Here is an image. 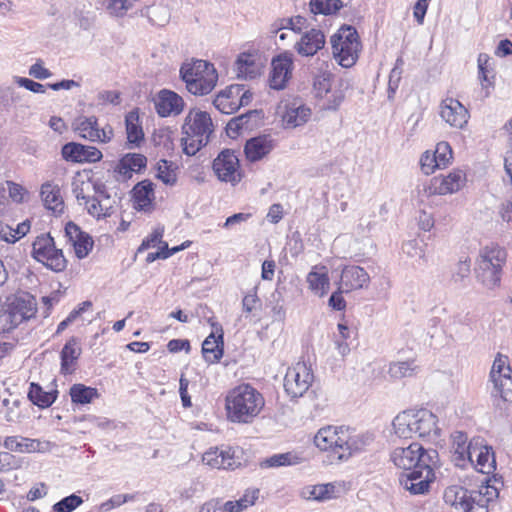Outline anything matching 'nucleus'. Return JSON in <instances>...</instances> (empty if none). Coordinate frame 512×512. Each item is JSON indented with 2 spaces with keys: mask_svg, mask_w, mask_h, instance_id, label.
I'll use <instances>...</instances> for the list:
<instances>
[{
  "mask_svg": "<svg viewBox=\"0 0 512 512\" xmlns=\"http://www.w3.org/2000/svg\"><path fill=\"white\" fill-rule=\"evenodd\" d=\"M437 459L436 450H425L418 443L397 447L391 454L393 463L404 470L399 477L401 486L414 495L428 492L430 483L435 479L433 467Z\"/></svg>",
  "mask_w": 512,
  "mask_h": 512,
  "instance_id": "nucleus-1",
  "label": "nucleus"
},
{
  "mask_svg": "<svg viewBox=\"0 0 512 512\" xmlns=\"http://www.w3.org/2000/svg\"><path fill=\"white\" fill-rule=\"evenodd\" d=\"M372 434H357L349 428L327 426L314 436V444L322 451H329L339 461L348 460L373 442Z\"/></svg>",
  "mask_w": 512,
  "mask_h": 512,
  "instance_id": "nucleus-2",
  "label": "nucleus"
},
{
  "mask_svg": "<svg viewBox=\"0 0 512 512\" xmlns=\"http://www.w3.org/2000/svg\"><path fill=\"white\" fill-rule=\"evenodd\" d=\"M264 405L262 394L250 384L234 387L225 398L227 418L233 423H251Z\"/></svg>",
  "mask_w": 512,
  "mask_h": 512,
  "instance_id": "nucleus-3",
  "label": "nucleus"
},
{
  "mask_svg": "<svg viewBox=\"0 0 512 512\" xmlns=\"http://www.w3.org/2000/svg\"><path fill=\"white\" fill-rule=\"evenodd\" d=\"M438 419L427 409L407 410L399 413L393 420L395 434L403 439L418 437L435 441L440 436Z\"/></svg>",
  "mask_w": 512,
  "mask_h": 512,
  "instance_id": "nucleus-4",
  "label": "nucleus"
},
{
  "mask_svg": "<svg viewBox=\"0 0 512 512\" xmlns=\"http://www.w3.org/2000/svg\"><path fill=\"white\" fill-rule=\"evenodd\" d=\"M506 261L505 248L494 244L483 247L476 261V279L488 289L499 286Z\"/></svg>",
  "mask_w": 512,
  "mask_h": 512,
  "instance_id": "nucleus-5",
  "label": "nucleus"
},
{
  "mask_svg": "<svg viewBox=\"0 0 512 512\" xmlns=\"http://www.w3.org/2000/svg\"><path fill=\"white\" fill-rule=\"evenodd\" d=\"M180 76L186 84L187 90L194 95H207L216 86L218 74L214 65L205 60H194L183 63Z\"/></svg>",
  "mask_w": 512,
  "mask_h": 512,
  "instance_id": "nucleus-6",
  "label": "nucleus"
},
{
  "mask_svg": "<svg viewBox=\"0 0 512 512\" xmlns=\"http://www.w3.org/2000/svg\"><path fill=\"white\" fill-rule=\"evenodd\" d=\"M332 53L339 65L345 68L352 67L361 50V41L356 28L344 24L330 38Z\"/></svg>",
  "mask_w": 512,
  "mask_h": 512,
  "instance_id": "nucleus-7",
  "label": "nucleus"
},
{
  "mask_svg": "<svg viewBox=\"0 0 512 512\" xmlns=\"http://www.w3.org/2000/svg\"><path fill=\"white\" fill-rule=\"evenodd\" d=\"M33 258L54 272H62L67 267V260L61 249L56 248L49 233L36 237L32 245Z\"/></svg>",
  "mask_w": 512,
  "mask_h": 512,
  "instance_id": "nucleus-8",
  "label": "nucleus"
},
{
  "mask_svg": "<svg viewBox=\"0 0 512 512\" xmlns=\"http://www.w3.org/2000/svg\"><path fill=\"white\" fill-rule=\"evenodd\" d=\"M489 377L493 383L494 392L504 401L512 402V369L506 356L501 354L496 356Z\"/></svg>",
  "mask_w": 512,
  "mask_h": 512,
  "instance_id": "nucleus-9",
  "label": "nucleus"
},
{
  "mask_svg": "<svg viewBox=\"0 0 512 512\" xmlns=\"http://www.w3.org/2000/svg\"><path fill=\"white\" fill-rule=\"evenodd\" d=\"M314 379L311 368L304 362H298L288 368L284 377V389L291 398L304 395Z\"/></svg>",
  "mask_w": 512,
  "mask_h": 512,
  "instance_id": "nucleus-10",
  "label": "nucleus"
},
{
  "mask_svg": "<svg viewBox=\"0 0 512 512\" xmlns=\"http://www.w3.org/2000/svg\"><path fill=\"white\" fill-rule=\"evenodd\" d=\"M212 169L217 178L233 186L242 179L239 159L231 149L222 150L213 160Z\"/></svg>",
  "mask_w": 512,
  "mask_h": 512,
  "instance_id": "nucleus-11",
  "label": "nucleus"
},
{
  "mask_svg": "<svg viewBox=\"0 0 512 512\" xmlns=\"http://www.w3.org/2000/svg\"><path fill=\"white\" fill-rule=\"evenodd\" d=\"M73 128L79 137L91 142L108 143L114 135L112 126L106 124L104 127L100 128L98 119L95 116H80L76 118L73 123Z\"/></svg>",
  "mask_w": 512,
  "mask_h": 512,
  "instance_id": "nucleus-12",
  "label": "nucleus"
},
{
  "mask_svg": "<svg viewBox=\"0 0 512 512\" xmlns=\"http://www.w3.org/2000/svg\"><path fill=\"white\" fill-rule=\"evenodd\" d=\"M466 183V175L462 170H454L446 176H436L429 184H423V192L427 195H446L459 191Z\"/></svg>",
  "mask_w": 512,
  "mask_h": 512,
  "instance_id": "nucleus-13",
  "label": "nucleus"
},
{
  "mask_svg": "<svg viewBox=\"0 0 512 512\" xmlns=\"http://www.w3.org/2000/svg\"><path fill=\"white\" fill-rule=\"evenodd\" d=\"M182 133L191 138H200L209 142L213 133V123L210 114L200 110H190L185 117Z\"/></svg>",
  "mask_w": 512,
  "mask_h": 512,
  "instance_id": "nucleus-14",
  "label": "nucleus"
},
{
  "mask_svg": "<svg viewBox=\"0 0 512 512\" xmlns=\"http://www.w3.org/2000/svg\"><path fill=\"white\" fill-rule=\"evenodd\" d=\"M294 58L290 51H284L272 58L269 85L274 90H282L292 76Z\"/></svg>",
  "mask_w": 512,
  "mask_h": 512,
  "instance_id": "nucleus-15",
  "label": "nucleus"
},
{
  "mask_svg": "<svg viewBox=\"0 0 512 512\" xmlns=\"http://www.w3.org/2000/svg\"><path fill=\"white\" fill-rule=\"evenodd\" d=\"M63 159L69 162L95 163L102 159V152L94 146L83 145L77 142H69L61 149Z\"/></svg>",
  "mask_w": 512,
  "mask_h": 512,
  "instance_id": "nucleus-16",
  "label": "nucleus"
},
{
  "mask_svg": "<svg viewBox=\"0 0 512 512\" xmlns=\"http://www.w3.org/2000/svg\"><path fill=\"white\" fill-rule=\"evenodd\" d=\"M157 114L160 117L177 116L184 109V100L176 92L168 89L160 90L153 99Z\"/></svg>",
  "mask_w": 512,
  "mask_h": 512,
  "instance_id": "nucleus-17",
  "label": "nucleus"
},
{
  "mask_svg": "<svg viewBox=\"0 0 512 512\" xmlns=\"http://www.w3.org/2000/svg\"><path fill=\"white\" fill-rule=\"evenodd\" d=\"M369 283V274L360 266L347 265L341 271L339 285L346 293L365 289L369 286Z\"/></svg>",
  "mask_w": 512,
  "mask_h": 512,
  "instance_id": "nucleus-18",
  "label": "nucleus"
},
{
  "mask_svg": "<svg viewBox=\"0 0 512 512\" xmlns=\"http://www.w3.org/2000/svg\"><path fill=\"white\" fill-rule=\"evenodd\" d=\"M4 304L15 314L16 319L21 321L29 320L36 313L35 298L29 293H18L6 298Z\"/></svg>",
  "mask_w": 512,
  "mask_h": 512,
  "instance_id": "nucleus-19",
  "label": "nucleus"
},
{
  "mask_svg": "<svg viewBox=\"0 0 512 512\" xmlns=\"http://www.w3.org/2000/svg\"><path fill=\"white\" fill-rule=\"evenodd\" d=\"M440 115L450 126L463 128L469 119V112L460 101L454 98H446L441 103Z\"/></svg>",
  "mask_w": 512,
  "mask_h": 512,
  "instance_id": "nucleus-20",
  "label": "nucleus"
},
{
  "mask_svg": "<svg viewBox=\"0 0 512 512\" xmlns=\"http://www.w3.org/2000/svg\"><path fill=\"white\" fill-rule=\"evenodd\" d=\"M65 234L74 247L76 257L78 259L87 257L94 245L92 237L82 231L81 228L72 221L66 224Z\"/></svg>",
  "mask_w": 512,
  "mask_h": 512,
  "instance_id": "nucleus-21",
  "label": "nucleus"
},
{
  "mask_svg": "<svg viewBox=\"0 0 512 512\" xmlns=\"http://www.w3.org/2000/svg\"><path fill=\"white\" fill-rule=\"evenodd\" d=\"M202 461L204 464L217 469H235L240 465L230 447L226 449L210 448L203 454Z\"/></svg>",
  "mask_w": 512,
  "mask_h": 512,
  "instance_id": "nucleus-22",
  "label": "nucleus"
},
{
  "mask_svg": "<svg viewBox=\"0 0 512 512\" xmlns=\"http://www.w3.org/2000/svg\"><path fill=\"white\" fill-rule=\"evenodd\" d=\"M326 39L320 29L312 28L305 32L294 48L301 56H314L325 45Z\"/></svg>",
  "mask_w": 512,
  "mask_h": 512,
  "instance_id": "nucleus-23",
  "label": "nucleus"
},
{
  "mask_svg": "<svg viewBox=\"0 0 512 512\" xmlns=\"http://www.w3.org/2000/svg\"><path fill=\"white\" fill-rule=\"evenodd\" d=\"M215 327L216 332H211L202 343V354L206 362L217 363L223 356L224 353V341H223V329L218 324H212Z\"/></svg>",
  "mask_w": 512,
  "mask_h": 512,
  "instance_id": "nucleus-24",
  "label": "nucleus"
},
{
  "mask_svg": "<svg viewBox=\"0 0 512 512\" xmlns=\"http://www.w3.org/2000/svg\"><path fill=\"white\" fill-rule=\"evenodd\" d=\"M274 146V140L269 135H260L246 141L244 153L248 161L257 162L267 156Z\"/></svg>",
  "mask_w": 512,
  "mask_h": 512,
  "instance_id": "nucleus-25",
  "label": "nucleus"
},
{
  "mask_svg": "<svg viewBox=\"0 0 512 512\" xmlns=\"http://www.w3.org/2000/svg\"><path fill=\"white\" fill-rule=\"evenodd\" d=\"M243 90V85L232 84L221 90L215 97L213 104L223 114H231L236 111L233 103H237L239 93Z\"/></svg>",
  "mask_w": 512,
  "mask_h": 512,
  "instance_id": "nucleus-26",
  "label": "nucleus"
},
{
  "mask_svg": "<svg viewBox=\"0 0 512 512\" xmlns=\"http://www.w3.org/2000/svg\"><path fill=\"white\" fill-rule=\"evenodd\" d=\"M147 158L139 153H127L118 162L115 171L125 179H130L133 172H140L146 167Z\"/></svg>",
  "mask_w": 512,
  "mask_h": 512,
  "instance_id": "nucleus-27",
  "label": "nucleus"
},
{
  "mask_svg": "<svg viewBox=\"0 0 512 512\" xmlns=\"http://www.w3.org/2000/svg\"><path fill=\"white\" fill-rule=\"evenodd\" d=\"M468 437L461 431H456L452 434V448L454 450V460L456 462L464 461L466 458L473 462L474 454L477 452V447L472 443L466 446ZM459 465V463H457Z\"/></svg>",
  "mask_w": 512,
  "mask_h": 512,
  "instance_id": "nucleus-28",
  "label": "nucleus"
},
{
  "mask_svg": "<svg viewBox=\"0 0 512 512\" xmlns=\"http://www.w3.org/2000/svg\"><path fill=\"white\" fill-rule=\"evenodd\" d=\"M40 195L47 209L55 213L63 211L64 202L61 198L60 188L51 182L42 184Z\"/></svg>",
  "mask_w": 512,
  "mask_h": 512,
  "instance_id": "nucleus-29",
  "label": "nucleus"
},
{
  "mask_svg": "<svg viewBox=\"0 0 512 512\" xmlns=\"http://www.w3.org/2000/svg\"><path fill=\"white\" fill-rule=\"evenodd\" d=\"M260 114L261 111L259 110H249L244 114L233 117L226 125L227 135L232 139L237 138L243 129H251L254 126L250 124V121L252 118L259 119Z\"/></svg>",
  "mask_w": 512,
  "mask_h": 512,
  "instance_id": "nucleus-30",
  "label": "nucleus"
},
{
  "mask_svg": "<svg viewBox=\"0 0 512 512\" xmlns=\"http://www.w3.org/2000/svg\"><path fill=\"white\" fill-rule=\"evenodd\" d=\"M81 355V348L78 340L74 337L69 339L61 351V372L69 374L74 370V365Z\"/></svg>",
  "mask_w": 512,
  "mask_h": 512,
  "instance_id": "nucleus-31",
  "label": "nucleus"
},
{
  "mask_svg": "<svg viewBox=\"0 0 512 512\" xmlns=\"http://www.w3.org/2000/svg\"><path fill=\"white\" fill-rule=\"evenodd\" d=\"M235 65L238 77L245 79H254L261 71V66L256 62L255 56L248 53L240 54Z\"/></svg>",
  "mask_w": 512,
  "mask_h": 512,
  "instance_id": "nucleus-32",
  "label": "nucleus"
},
{
  "mask_svg": "<svg viewBox=\"0 0 512 512\" xmlns=\"http://www.w3.org/2000/svg\"><path fill=\"white\" fill-rule=\"evenodd\" d=\"M58 391H44L38 383H30L28 398L29 400L39 408L50 407L57 398Z\"/></svg>",
  "mask_w": 512,
  "mask_h": 512,
  "instance_id": "nucleus-33",
  "label": "nucleus"
},
{
  "mask_svg": "<svg viewBox=\"0 0 512 512\" xmlns=\"http://www.w3.org/2000/svg\"><path fill=\"white\" fill-rule=\"evenodd\" d=\"M491 501V497H487L483 494V490H471L468 498L460 506V512H489L488 504Z\"/></svg>",
  "mask_w": 512,
  "mask_h": 512,
  "instance_id": "nucleus-34",
  "label": "nucleus"
},
{
  "mask_svg": "<svg viewBox=\"0 0 512 512\" xmlns=\"http://www.w3.org/2000/svg\"><path fill=\"white\" fill-rule=\"evenodd\" d=\"M476 457L475 468L483 474H491L496 470V460L491 446H481L474 454Z\"/></svg>",
  "mask_w": 512,
  "mask_h": 512,
  "instance_id": "nucleus-35",
  "label": "nucleus"
},
{
  "mask_svg": "<svg viewBox=\"0 0 512 512\" xmlns=\"http://www.w3.org/2000/svg\"><path fill=\"white\" fill-rule=\"evenodd\" d=\"M311 116L310 108L305 105L295 103L287 107L284 115L283 122L289 127H297L305 124Z\"/></svg>",
  "mask_w": 512,
  "mask_h": 512,
  "instance_id": "nucleus-36",
  "label": "nucleus"
},
{
  "mask_svg": "<svg viewBox=\"0 0 512 512\" xmlns=\"http://www.w3.org/2000/svg\"><path fill=\"white\" fill-rule=\"evenodd\" d=\"M40 445L41 443L39 440L18 436H8L4 440V447L6 449L21 453L41 451Z\"/></svg>",
  "mask_w": 512,
  "mask_h": 512,
  "instance_id": "nucleus-37",
  "label": "nucleus"
},
{
  "mask_svg": "<svg viewBox=\"0 0 512 512\" xmlns=\"http://www.w3.org/2000/svg\"><path fill=\"white\" fill-rule=\"evenodd\" d=\"M135 204L140 209H146L154 200V184L150 180H143L133 188Z\"/></svg>",
  "mask_w": 512,
  "mask_h": 512,
  "instance_id": "nucleus-38",
  "label": "nucleus"
},
{
  "mask_svg": "<svg viewBox=\"0 0 512 512\" xmlns=\"http://www.w3.org/2000/svg\"><path fill=\"white\" fill-rule=\"evenodd\" d=\"M125 125L128 142L139 146L144 139V133L139 123L137 110H132L125 116Z\"/></svg>",
  "mask_w": 512,
  "mask_h": 512,
  "instance_id": "nucleus-39",
  "label": "nucleus"
},
{
  "mask_svg": "<svg viewBox=\"0 0 512 512\" xmlns=\"http://www.w3.org/2000/svg\"><path fill=\"white\" fill-rule=\"evenodd\" d=\"M69 394L74 404L85 405L91 403L99 397L98 390L81 383L73 384L70 387Z\"/></svg>",
  "mask_w": 512,
  "mask_h": 512,
  "instance_id": "nucleus-40",
  "label": "nucleus"
},
{
  "mask_svg": "<svg viewBox=\"0 0 512 512\" xmlns=\"http://www.w3.org/2000/svg\"><path fill=\"white\" fill-rule=\"evenodd\" d=\"M419 365L415 359L392 362L389 365L388 373L394 379L412 377L419 372Z\"/></svg>",
  "mask_w": 512,
  "mask_h": 512,
  "instance_id": "nucleus-41",
  "label": "nucleus"
},
{
  "mask_svg": "<svg viewBox=\"0 0 512 512\" xmlns=\"http://www.w3.org/2000/svg\"><path fill=\"white\" fill-rule=\"evenodd\" d=\"M309 288L319 297L327 294L330 288V280L326 272H317L314 269L307 275Z\"/></svg>",
  "mask_w": 512,
  "mask_h": 512,
  "instance_id": "nucleus-42",
  "label": "nucleus"
},
{
  "mask_svg": "<svg viewBox=\"0 0 512 512\" xmlns=\"http://www.w3.org/2000/svg\"><path fill=\"white\" fill-rule=\"evenodd\" d=\"M153 25L165 26L171 17L170 9L163 4H154L146 8L145 13Z\"/></svg>",
  "mask_w": 512,
  "mask_h": 512,
  "instance_id": "nucleus-43",
  "label": "nucleus"
},
{
  "mask_svg": "<svg viewBox=\"0 0 512 512\" xmlns=\"http://www.w3.org/2000/svg\"><path fill=\"white\" fill-rule=\"evenodd\" d=\"M341 0H310L309 7L313 14L333 15L342 7Z\"/></svg>",
  "mask_w": 512,
  "mask_h": 512,
  "instance_id": "nucleus-44",
  "label": "nucleus"
},
{
  "mask_svg": "<svg viewBox=\"0 0 512 512\" xmlns=\"http://www.w3.org/2000/svg\"><path fill=\"white\" fill-rule=\"evenodd\" d=\"M469 493H471V490L462 486L453 485L445 489L443 498L445 503L459 510L460 506L468 498Z\"/></svg>",
  "mask_w": 512,
  "mask_h": 512,
  "instance_id": "nucleus-45",
  "label": "nucleus"
},
{
  "mask_svg": "<svg viewBox=\"0 0 512 512\" xmlns=\"http://www.w3.org/2000/svg\"><path fill=\"white\" fill-rule=\"evenodd\" d=\"M300 458L291 452L274 454L264 459L260 466L263 468L289 466L299 463Z\"/></svg>",
  "mask_w": 512,
  "mask_h": 512,
  "instance_id": "nucleus-46",
  "label": "nucleus"
},
{
  "mask_svg": "<svg viewBox=\"0 0 512 512\" xmlns=\"http://www.w3.org/2000/svg\"><path fill=\"white\" fill-rule=\"evenodd\" d=\"M335 489V486L331 483L319 484L307 488L306 491L303 492V494L306 496V494L308 493V499L325 501L334 497Z\"/></svg>",
  "mask_w": 512,
  "mask_h": 512,
  "instance_id": "nucleus-47",
  "label": "nucleus"
},
{
  "mask_svg": "<svg viewBox=\"0 0 512 512\" xmlns=\"http://www.w3.org/2000/svg\"><path fill=\"white\" fill-rule=\"evenodd\" d=\"M173 162L162 159L157 164V177L166 185H174L177 181Z\"/></svg>",
  "mask_w": 512,
  "mask_h": 512,
  "instance_id": "nucleus-48",
  "label": "nucleus"
},
{
  "mask_svg": "<svg viewBox=\"0 0 512 512\" xmlns=\"http://www.w3.org/2000/svg\"><path fill=\"white\" fill-rule=\"evenodd\" d=\"M136 0H104L106 11L115 17H123L130 10Z\"/></svg>",
  "mask_w": 512,
  "mask_h": 512,
  "instance_id": "nucleus-49",
  "label": "nucleus"
},
{
  "mask_svg": "<svg viewBox=\"0 0 512 512\" xmlns=\"http://www.w3.org/2000/svg\"><path fill=\"white\" fill-rule=\"evenodd\" d=\"M21 324L15 314L3 303L0 307V332L7 333Z\"/></svg>",
  "mask_w": 512,
  "mask_h": 512,
  "instance_id": "nucleus-50",
  "label": "nucleus"
},
{
  "mask_svg": "<svg viewBox=\"0 0 512 512\" xmlns=\"http://www.w3.org/2000/svg\"><path fill=\"white\" fill-rule=\"evenodd\" d=\"M82 503L83 499L80 496L76 494H71L55 503L52 509L53 512H72L76 508H78Z\"/></svg>",
  "mask_w": 512,
  "mask_h": 512,
  "instance_id": "nucleus-51",
  "label": "nucleus"
},
{
  "mask_svg": "<svg viewBox=\"0 0 512 512\" xmlns=\"http://www.w3.org/2000/svg\"><path fill=\"white\" fill-rule=\"evenodd\" d=\"M470 275V262L467 260H460L453 273L451 280L453 283L464 286V281L469 278Z\"/></svg>",
  "mask_w": 512,
  "mask_h": 512,
  "instance_id": "nucleus-52",
  "label": "nucleus"
},
{
  "mask_svg": "<svg viewBox=\"0 0 512 512\" xmlns=\"http://www.w3.org/2000/svg\"><path fill=\"white\" fill-rule=\"evenodd\" d=\"M86 204L88 213L93 217H106L110 214L109 209L111 206H107L105 203L101 202V199L90 198L89 203Z\"/></svg>",
  "mask_w": 512,
  "mask_h": 512,
  "instance_id": "nucleus-53",
  "label": "nucleus"
},
{
  "mask_svg": "<svg viewBox=\"0 0 512 512\" xmlns=\"http://www.w3.org/2000/svg\"><path fill=\"white\" fill-rule=\"evenodd\" d=\"M207 141L200 138H191L185 135L182 138L183 152L188 156L195 155L203 146L207 145Z\"/></svg>",
  "mask_w": 512,
  "mask_h": 512,
  "instance_id": "nucleus-54",
  "label": "nucleus"
},
{
  "mask_svg": "<svg viewBox=\"0 0 512 512\" xmlns=\"http://www.w3.org/2000/svg\"><path fill=\"white\" fill-rule=\"evenodd\" d=\"M306 22V18L300 15L291 18H282L280 19V26L278 29H290L295 33H300L302 28L305 27Z\"/></svg>",
  "mask_w": 512,
  "mask_h": 512,
  "instance_id": "nucleus-55",
  "label": "nucleus"
},
{
  "mask_svg": "<svg viewBox=\"0 0 512 512\" xmlns=\"http://www.w3.org/2000/svg\"><path fill=\"white\" fill-rule=\"evenodd\" d=\"M402 65L403 60L402 58H398L396 60V64L394 68L391 70L389 75V83H388V90H389V97H391V94H394L397 90L400 80H401V74H402Z\"/></svg>",
  "mask_w": 512,
  "mask_h": 512,
  "instance_id": "nucleus-56",
  "label": "nucleus"
},
{
  "mask_svg": "<svg viewBox=\"0 0 512 512\" xmlns=\"http://www.w3.org/2000/svg\"><path fill=\"white\" fill-rule=\"evenodd\" d=\"M420 165L422 171L429 175L434 172L435 168H443L437 161V158L433 153L426 151L422 154L420 158Z\"/></svg>",
  "mask_w": 512,
  "mask_h": 512,
  "instance_id": "nucleus-57",
  "label": "nucleus"
},
{
  "mask_svg": "<svg viewBox=\"0 0 512 512\" xmlns=\"http://www.w3.org/2000/svg\"><path fill=\"white\" fill-rule=\"evenodd\" d=\"M433 155L436 156L438 163L445 167L452 157V150L447 142H440L437 144Z\"/></svg>",
  "mask_w": 512,
  "mask_h": 512,
  "instance_id": "nucleus-58",
  "label": "nucleus"
},
{
  "mask_svg": "<svg viewBox=\"0 0 512 512\" xmlns=\"http://www.w3.org/2000/svg\"><path fill=\"white\" fill-rule=\"evenodd\" d=\"M163 233V227L156 228L151 235L142 241L140 247L138 248V252H142L149 249L150 247H154L156 244L162 243Z\"/></svg>",
  "mask_w": 512,
  "mask_h": 512,
  "instance_id": "nucleus-59",
  "label": "nucleus"
},
{
  "mask_svg": "<svg viewBox=\"0 0 512 512\" xmlns=\"http://www.w3.org/2000/svg\"><path fill=\"white\" fill-rule=\"evenodd\" d=\"M344 293H346V291L342 290L341 286L339 285L337 290L331 294L328 300V305L333 310L342 311L346 308V301L343 297Z\"/></svg>",
  "mask_w": 512,
  "mask_h": 512,
  "instance_id": "nucleus-60",
  "label": "nucleus"
},
{
  "mask_svg": "<svg viewBox=\"0 0 512 512\" xmlns=\"http://www.w3.org/2000/svg\"><path fill=\"white\" fill-rule=\"evenodd\" d=\"M243 311L247 314H251L253 311L258 310L261 307V301L257 296L256 292L248 293L242 300Z\"/></svg>",
  "mask_w": 512,
  "mask_h": 512,
  "instance_id": "nucleus-61",
  "label": "nucleus"
},
{
  "mask_svg": "<svg viewBox=\"0 0 512 512\" xmlns=\"http://www.w3.org/2000/svg\"><path fill=\"white\" fill-rule=\"evenodd\" d=\"M422 241H418L416 239L407 241L403 244V251L410 257H424V250L421 245Z\"/></svg>",
  "mask_w": 512,
  "mask_h": 512,
  "instance_id": "nucleus-62",
  "label": "nucleus"
},
{
  "mask_svg": "<svg viewBox=\"0 0 512 512\" xmlns=\"http://www.w3.org/2000/svg\"><path fill=\"white\" fill-rule=\"evenodd\" d=\"M479 79L481 82H488V73L490 70V57L486 53H480L477 59Z\"/></svg>",
  "mask_w": 512,
  "mask_h": 512,
  "instance_id": "nucleus-63",
  "label": "nucleus"
},
{
  "mask_svg": "<svg viewBox=\"0 0 512 512\" xmlns=\"http://www.w3.org/2000/svg\"><path fill=\"white\" fill-rule=\"evenodd\" d=\"M16 82L20 87H24L25 89L34 92V93H45L46 87L36 81H33L29 78L25 77H16Z\"/></svg>",
  "mask_w": 512,
  "mask_h": 512,
  "instance_id": "nucleus-64",
  "label": "nucleus"
}]
</instances>
